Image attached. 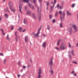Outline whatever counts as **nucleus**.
Wrapping results in <instances>:
<instances>
[{"instance_id":"37","label":"nucleus","mask_w":78,"mask_h":78,"mask_svg":"<svg viewBox=\"0 0 78 78\" xmlns=\"http://www.w3.org/2000/svg\"><path fill=\"white\" fill-rule=\"evenodd\" d=\"M60 42V41L58 40V43L57 44V45L58 46L59 45V43Z\"/></svg>"},{"instance_id":"52","label":"nucleus","mask_w":78,"mask_h":78,"mask_svg":"<svg viewBox=\"0 0 78 78\" xmlns=\"http://www.w3.org/2000/svg\"><path fill=\"white\" fill-rule=\"evenodd\" d=\"M23 71V69H22L20 70V72H22Z\"/></svg>"},{"instance_id":"41","label":"nucleus","mask_w":78,"mask_h":78,"mask_svg":"<svg viewBox=\"0 0 78 78\" xmlns=\"http://www.w3.org/2000/svg\"><path fill=\"white\" fill-rule=\"evenodd\" d=\"M69 48H70L71 47V45L70 44V43H69Z\"/></svg>"},{"instance_id":"23","label":"nucleus","mask_w":78,"mask_h":78,"mask_svg":"<svg viewBox=\"0 0 78 78\" xmlns=\"http://www.w3.org/2000/svg\"><path fill=\"white\" fill-rule=\"evenodd\" d=\"M25 11H27L28 9V7L27 6H26L25 7Z\"/></svg>"},{"instance_id":"51","label":"nucleus","mask_w":78,"mask_h":78,"mask_svg":"<svg viewBox=\"0 0 78 78\" xmlns=\"http://www.w3.org/2000/svg\"><path fill=\"white\" fill-rule=\"evenodd\" d=\"M17 33V31H16L15 33V35L16 36H17V34H16Z\"/></svg>"},{"instance_id":"42","label":"nucleus","mask_w":78,"mask_h":78,"mask_svg":"<svg viewBox=\"0 0 78 78\" xmlns=\"http://www.w3.org/2000/svg\"><path fill=\"white\" fill-rule=\"evenodd\" d=\"M6 59H4V64H5V62H6Z\"/></svg>"},{"instance_id":"39","label":"nucleus","mask_w":78,"mask_h":78,"mask_svg":"<svg viewBox=\"0 0 78 78\" xmlns=\"http://www.w3.org/2000/svg\"><path fill=\"white\" fill-rule=\"evenodd\" d=\"M55 49H56V50H59V48H58L57 47H55Z\"/></svg>"},{"instance_id":"1","label":"nucleus","mask_w":78,"mask_h":78,"mask_svg":"<svg viewBox=\"0 0 78 78\" xmlns=\"http://www.w3.org/2000/svg\"><path fill=\"white\" fill-rule=\"evenodd\" d=\"M36 0H33V3L34 5L37 8V10H38V19L39 21L41 20V4L40 7H39L37 6V3L36 2ZM39 2L40 3L42 2L41 0H39Z\"/></svg>"},{"instance_id":"27","label":"nucleus","mask_w":78,"mask_h":78,"mask_svg":"<svg viewBox=\"0 0 78 78\" xmlns=\"http://www.w3.org/2000/svg\"><path fill=\"white\" fill-rule=\"evenodd\" d=\"M22 27H20L18 29V30L19 31H20V32H21L22 31Z\"/></svg>"},{"instance_id":"12","label":"nucleus","mask_w":78,"mask_h":78,"mask_svg":"<svg viewBox=\"0 0 78 78\" xmlns=\"http://www.w3.org/2000/svg\"><path fill=\"white\" fill-rule=\"evenodd\" d=\"M22 5L20 4L19 5V8L20 9L19 11H20V12L22 13H23L21 11V9L22 8Z\"/></svg>"},{"instance_id":"10","label":"nucleus","mask_w":78,"mask_h":78,"mask_svg":"<svg viewBox=\"0 0 78 78\" xmlns=\"http://www.w3.org/2000/svg\"><path fill=\"white\" fill-rule=\"evenodd\" d=\"M68 31L70 34H71L73 33V30L72 28H69L68 30Z\"/></svg>"},{"instance_id":"7","label":"nucleus","mask_w":78,"mask_h":78,"mask_svg":"<svg viewBox=\"0 0 78 78\" xmlns=\"http://www.w3.org/2000/svg\"><path fill=\"white\" fill-rule=\"evenodd\" d=\"M54 0V2L53 6H51L50 7V9H51L50 12H51V11H52V9H53V8L54 7V6H55V3H56V0Z\"/></svg>"},{"instance_id":"9","label":"nucleus","mask_w":78,"mask_h":78,"mask_svg":"<svg viewBox=\"0 0 78 78\" xmlns=\"http://www.w3.org/2000/svg\"><path fill=\"white\" fill-rule=\"evenodd\" d=\"M9 5L10 8H12V7H13V6H12V3L11 1L9 2Z\"/></svg>"},{"instance_id":"5","label":"nucleus","mask_w":78,"mask_h":78,"mask_svg":"<svg viewBox=\"0 0 78 78\" xmlns=\"http://www.w3.org/2000/svg\"><path fill=\"white\" fill-rule=\"evenodd\" d=\"M60 48L61 50H66L67 49V46L66 44L62 43L60 45Z\"/></svg>"},{"instance_id":"20","label":"nucleus","mask_w":78,"mask_h":78,"mask_svg":"<svg viewBox=\"0 0 78 78\" xmlns=\"http://www.w3.org/2000/svg\"><path fill=\"white\" fill-rule=\"evenodd\" d=\"M42 72V69H39L38 72V74H41Z\"/></svg>"},{"instance_id":"34","label":"nucleus","mask_w":78,"mask_h":78,"mask_svg":"<svg viewBox=\"0 0 78 78\" xmlns=\"http://www.w3.org/2000/svg\"><path fill=\"white\" fill-rule=\"evenodd\" d=\"M58 16V12H56L55 14V17H57Z\"/></svg>"},{"instance_id":"57","label":"nucleus","mask_w":78,"mask_h":78,"mask_svg":"<svg viewBox=\"0 0 78 78\" xmlns=\"http://www.w3.org/2000/svg\"><path fill=\"white\" fill-rule=\"evenodd\" d=\"M5 0H3V2H5Z\"/></svg>"},{"instance_id":"6","label":"nucleus","mask_w":78,"mask_h":78,"mask_svg":"<svg viewBox=\"0 0 78 78\" xmlns=\"http://www.w3.org/2000/svg\"><path fill=\"white\" fill-rule=\"evenodd\" d=\"M33 34H34V37H38L39 36V34H40L39 32H37V33L35 34L34 33H33Z\"/></svg>"},{"instance_id":"26","label":"nucleus","mask_w":78,"mask_h":78,"mask_svg":"<svg viewBox=\"0 0 78 78\" xmlns=\"http://www.w3.org/2000/svg\"><path fill=\"white\" fill-rule=\"evenodd\" d=\"M59 26L60 27V28H62L63 27V26H62V23H60L59 24Z\"/></svg>"},{"instance_id":"30","label":"nucleus","mask_w":78,"mask_h":78,"mask_svg":"<svg viewBox=\"0 0 78 78\" xmlns=\"http://www.w3.org/2000/svg\"><path fill=\"white\" fill-rule=\"evenodd\" d=\"M49 17L50 19H52V18H53V17H52V16L51 15H49Z\"/></svg>"},{"instance_id":"15","label":"nucleus","mask_w":78,"mask_h":78,"mask_svg":"<svg viewBox=\"0 0 78 78\" xmlns=\"http://www.w3.org/2000/svg\"><path fill=\"white\" fill-rule=\"evenodd\" d=\"M23 22L25 25H27V19L25 18L23 19Z\"/></svg>"},{"instance_id":"28","label":"nucleus","mask_w":78,"mask_h":78,"mask_svg":"<svg viewBox=\"0 0 78 78\" xmlns=\"http://www.w3.org/2000/svg\"><path fill=\"white\" fill-rule=\"evenodd\" d=\"M0 30L2 31V34L3 35H5V33H4V32H3V29H0Z\"/></svg>"},{"instance_id":"64","label":"nucleus","mask_w":78,"mask_h":78,"mask_svg":"<svg viewBox=\"0 0 78 78\" xmlns=\"http://www.w3.org/2000/svg\"><path fill=\"white\" fill-rule=\"evenodd\" d=\"M6 78H8V77H6Z\"/></svg>"},{"instance_id":"13","label":"nucleus","mask_w":78,"mask_h":78,"mask_svg":"<svg viewBox=\"0 0 78 78\" xmlns=\"http://www.w3.org/2000/svg\"><path fill=\"white\" fill-rule=\"evenodd\" d=\"M10 9L11 10V12H15V11L16 10V9L14 8L13 7H10Z\"/></svg>"},{"instance_id":"48","label":"nucleus","mask_w":78,"mask_h":78,"mask_svg":"<svg viewBox=\"0 0 78 78\" xmlns=\"http://www.w3.org/2000/svg\"><path fill=\"white\" fill-rule=\"evenodd\" d=\"M26 31V30L24 29L23 30V32H25V31Z\"/></svg>"},{"instance_id":"36","label":"nucleus","mask_w":78,"mask_h":78,"mask_svg":"<svg viewBox=\"0 0 78 78\" xmlns=\"http://www.w3.org/2000/svg\"><path fill=\"white\" fill-rule=\"evenodd\" d=\"M38 78H40L41 77V74H38Z\"/></svg>"},{"instance_id":"47","label":"nucleus","mask_w":78,"mask_h":78,"mask_svg":"<svg viewBox=\"0 0 78 78\" xmlns=\"http://www.w3.org/2000/svg\"><path fill=\"white\" fill-rule=\"evenodd\" d=\"M0 56H3V54L2 53H0Z\"/></svg>"},{"instance_id":"18","label":"nucleus","mask_w":78,"mask_h":78,"mask_svg":"<svg viewBox=\"0 0 78 78\" xmlns=\"http://www.w3.org/2000/svg\"><path fill=\"white\" fill-rule=\"evenodd\" d=\"M32 16L33 17V18H34V19H37V17H36L35 13H32Z\"/></svg>"},{"instance_id":"38","label":"nucleus","mask_w":78,"mask_h":78,"mask_svg":"<svg viewBox=\"0 0 78 78\" xmlns=\"http://www.w3.org/2000/svg\"><path fill=\"white\" fill-rule=\"evenodd\" d=\"M72 62L73 63H74V64H77V62L72 61Z\"/></svg>"},{"instance_id":"60","label":"nucleus","mask_w":78,"mask_h":78,"mask_svg":"<svg viewBox=\"0 0 78 78\" xmlns=\"http://www.w3.org/2000/svg\"><path fill=\"white\" fill-rule=\"evenodd\" d=\"M43 36H44V37H45L46 36L44 35H43Z\"/></svg>"},{"instance_id":"22","label":"nucleus","mask_w":78,"mask_h":78,"mask_svg":"<svg viewBox=\"0 0 78 78\" xmlns=\"http://www.w3.org/2000/svg\"><path fill=\"white\" fill-rule=\"evenodd\" d=\"M75 32V33H78V28H77L76 29L74 30Z\"/></svg>"},{"instance_id":"40","label":"nucleus","mask_w":78,"mask_h":78,"mask_svg":"<svg viewBox=\"0 0 78 78\" xmlns=\"http://www.w3.org/2000/svg\"><path fill=\"white\" fill-rule=\"evenodd\" d=\"M75 73V72L73 71H72L71 72V74H73V73Z\"/></svg>"},{"instance_id":"54","label":"nucleus","mask_w":78,"mask_h":78,"mask_svg":"<svg viewBox=\"0 0 78 78\" xmlns=\"http://www.w3.org/2000/svg\"><path fill=\"white\" fill-rule=\"evenodd\" d=\"M25 66H23V69H25Z\"/></svg>"},{"instance_id":"58","label":"nucleus","mask_w":78,"mask_h":78,"mask_svg":"<svg viewBox=\"0 0 78 78\" xmlns=\"http://www.w3.org/2000/svg\"><path fill=\"white\" fill-rule=\"evenodd\" d=\"M30 61L31 62H32V60L30 59Z\"/></svg>"},{"instance_id":"29","label":"nucleus","mask_w":78,"mask_h":78,"mask_svg":"<svg viewBox=\"0 0 78 78\" xmlns=\"http://www.w3.org/2000/svg\"><path fill=\"white\" fill-rule=\"evenodd\" d=\"M75 4H73L71 5V7L72 8H74L75 7Z\"/></svg>"},{"instance_id":"44","label":"nucleus","mask_w":78,"mask_h":78,"mask_svg":"<svg viewBox=\"0 0 78 78\" xmlns=\"http://www.w3.org/2000/svg\"><path fill=\"white\" fill-rule=\"evenodd\" d=\"M52 22L53 23H55V20L54 19L53 20H52Z\"/></svg>"},{"instance_id":"43","label":"nucleus","mask_w":78,"mask_h":78,"mask_svg":"<svg viewBox=\"0 0 78 78\" xmlns=\"http://www.w3.org/2000/svg\"><path fill=\"white\" fill-rule=\"evenodd\" d=\"M49 5V3L48 2H47V6H48Z\"/></svg>"},{"instance_id":"14","label":"nucleus","mask_w":78,"mask_h":78,"mask_svg":"<svg viewBox=\"0 0 78 78\" xmlns=\"http://www.w3.org/2000/svg\"><path fill=\"white\" fill-rule=\"evenodd\" d=\"M72 27L74 30H75V29H76L78 28L77 26L75 24H73L72 25Z\"/></svg>"},{"instance_id":"25","label":"nucleus","mask_w":78,"mask_h":78,"mask_svg":"<svg viewBox=\"0 0 78 78\" xmlns=\"http://www.w3.org/2000/svg\"><path fill=\"white\" fill-rule=\"evenodd\" d=\"M66 13L68 16L69 15L70 16L71 15V13H69V11H67Z\"/></svg>"},{"instance_id":"31","label":"nucleus","mask_w":78,"mask_h":78,"mask_svg":"<svg viewBox=\"0 0 78 78\" xmlns=\"http://www.w3.org/2000/svg\"><path fill=\"white\" fill-rule=\"evenodd\" d=\"M6 38L7 39H8V40H9H9H10V39L9 38V36H8V35H7Z\"/></svg>"},{"instance_id":"21","label":"nucleus","mask_w":78,"mask_h":78,"mask_svg":"<svg viewBox=\"0 0 78 78\" xmlns=\"http://www.w3.org/2000/svg\"><path fill=\"white\" fill-rule=\"evenodd\" d=\"M4 16L6 19H8V15L7 14H4Z\"/></svg>"},{"instance_id":"55","label":"nucleus","mask_w":78,"mask_h":78,"mask_svg":"<svg viewBox=\"0 0 78 78\" xmlns=\"http://www.w3.org/2000/svg\"><path fill=\"white\" fill-rule=\"evenodd\" d=\"M59 8H60V9H62V7H61V6H60L59 7Z\"/></svg>"},{"instance_id":"17","label":"nucleus","mask_w":78,"mask_h":78,"mask_svg":"<svg viewBox=\"0 0 78 78\" xmlns=\"http://www.w3.org/2000/svg\"><path fill=\"white\" fill-rule=\"evenodd\" d=\"M28 37L27 36H25V40L26 42H28Z\"/></svg>"},{"instance_id":"8","label":"nucleus","mask_w":78,"mask_h":78,"mask_svg":"<svg viewBox=\"0 0 78 78\" xmlns=\"http://www.w3.org/2000/svg\"><path fill=\"white\" fill-rule=\"evenodd\" d=\"M49 73H51V75H53L54 73V71H53V70L51 69H51L49 71Z\"/></svg>"},{"instance_id":"53","label":"nucleus","mask_w":78,"mask_h":78,"mask_svg":"<svg viewBox=\"0 0 78 78\" xmlns=\"http://www.w3.org/2000/svg\"><path fill=\"white\" fill-rule=\"evenodd\" d=\"M57 7H58V8H59V4H58L57 5Z\"/></svg>"},{"instance_id":"24","label":"nucleus","mask_w":78,"mask_h":78,"mask_svg":"<svg viewBox=\"0 0 78 78\" xmlns=\"http://www.w3.org/2000/svg\"><path fill=\"white\" fill-rule=\"evenodd\" d=\"M27 15H30V14H31V12H30V11H28L27 13Z\"/></svg>"},{"instance_id":"2","label":"nucleus","mask_w":78,"mask_h":78,"mask_svg":"<svg viewBox=\"0 0 78 78\" xmlns=\"http://www.w3.org/2000/svg\"><path fill=\"white\" fill-rule=\"evenodd\" d=\"M20 3H22V2H25V3H27V5L28 6L31 8V9H33L34 11V6L32 5V4H30L29 2L28 1V0H20Z\"/></svg>"},{"instance_id":"49","label":"nucleus","mask_w":78,"mask_h":78,"mask_svg":"<svg viewBox=\"0 0 78 78\" xmlns=\"http://www.w3.org/2000/svg\"><path fill=\"white\" fill-rule=\"evenodd\" d=\"M74 76H76V73H75L74 74Z\"/></svg>"},{"instance_id":"32","label":"nucleus","mask_w":78,"mask_h":78,"mask_svg":"<svg viewBox=\"0 0 78 78\" xmlns=\"http://www.w3.org/2000/svg\"><path fill=\"white\" fill-rule=\"evenodd\" d=\"M47 28L48 30H49L50 29V26L49 25H48L47 27Z\"/></svg>"},{"instance_id":"59","label":"nucleus","mask_w":78,"mask_h":78,"mask_svg":"<svg viewBox=\"0 0 78 78\" xmlns=\"http://www.w3.org/2000/svg\"><path fill=\"white\" fill-rule=\"evenodd\" d=\"M46 9H47V10H48V7H47L46 8Z\"/></svg>"},{"instance_id":"16","label":"nucleus","mask_w":78,"mask_h":78,"mask_svg":"<svg viewBox=\"0 0 78 78\" xmlns=\"http://www.w3.org/2000/svg\"><path fill=\"white\" fill-rule=\"evenodd\" d=\"M46 42H44L42 44V46L43 47H44V48H45V47H46Z\"/></svg>"},{"instance_id":"19","label":"nucleus","mask_w":78,"mask_h":78,"mask_svg":"<svg viewBox=\"0 0 78 78\" xmlns=\"http://www.w3.org/2000/svg\"><path fill=\"white\" fill-rule=\"evenodd\" d=\"M8 8H7L6 9H4V11L5 12H7L8 13H10V11H9V10H8Z\"/></svg>"},{"instance_id":"11","label":"nucleus","mask_w":78,"mask_h":78,"mask_svg":"<svg viewBox=\"0 0 78 78\" xmlns=\"http://www.w3.org/2000/svg\"><path fill=\"white\" fill-rule=\"evenodd\" d=\"M52 59H53V58H51L49 63V66H51L53 65V62L52 61Z\"/></svg>"},{"instance_id":"4","label":"nucleus","mask_w":78,"mask_h":78,"mask_svg":"<svg viewBox=\"0 0 78 78\" xmlns=\"http://www.w3.org/2000/svg\"><path fill=\"white\" fill-rule=\"evenodd\" d=\"M68 53H69V54L68 55L69 58L70 60L72 59V56H71L70 53H71L73 56H75V54L73 53V49H72L70 51H69L68 52Z\"/></svg>"},{"instance_id":"35","label":"nucleus","mask_w":78,"mask_h":78,"mask_svg":"<svg viewBox=\"0 0 78 78\" xmlns=\"http://www.w3.org/2000/svg\"><path fill=\"white\" fill-rule=\"evenodd\" d=\"M41 27H40L39 29H38V30L37 31V32H39L40 33V30H41Z\"/></svg>"},{"instance_id":"61","label":"nucleus","mask_w":78,"mask_h":78,"mask_svg":"<svg viewBox=\"0 0 78 78\" xmlns=\"http://www.w3.org/2000/svg\"><path fill=\"white\" fill-rule=\"evenodd\" d=\"M51 3H52V4H53V3L52 2H51Z\"/></svg>"},{"instance_id":"33","label":"nucleus","mask_w":78,"mask_h":78,"mask_svg":"<svg viewBox=\"0 0 78 78\" xmlns=\"http://www.w3.org/2000/svg\"><path fill=\"white\" fill-rule=\"evenodd\" d=\"M28 2H30V3H33V2H32V0H28Z\"/></svg>"},{"instance_id":"45","label":"nucleus","mask_w":78,"mask_h":78,"mask_svg":"<svg viewBox=\"0 0 78 78\" xmlns=\"http://www.w3.org/2000/svg\"><path fill=\"white\" fill-rule=\"evenodd\" d=\"M13 29H14V27L12 26V27H11V30H12Z\"/></svg>"},{"instance_id":"56","label":"nucleus","mask_w":78,"mask_h":78,"mask_svg":"<svg viewBox=\"0 0 78 78\" xmlns=\"http://www.w3.org/2000/svg\"><path fill=\"white\" fill-rule=\"evenodd\" d=\"M2 20V17L1 16L0 17V21Z\"/></svg>"},{"instance_id":"3","label":"nucleus","mask_w":78,"mask_h":78,"mask_svg":"<svg viewBox=\"0 0 78 78\" xmlns=\"http://www.w3.org/2000/svg\"><path fill=\"white\" fill-rule=\"evenodd\" d=\"M59 13L60 15V20H61V22L62 21V20H64V16H65V13L64 12H62V11L61 10H60L59 12Z\"/></svg>"},{"instance_id":"63","label":"nucleus","mask_w":78,"mask_h":78,"mask_svg":"<svg viewBox=\"0 0 78 78\" xmlns=\"http://www.w3.org/2000/svg\"><path fill=\"white\" fill-rule=\"evenodd\" d=\"M56 8V7H55V8Z\"/></svg>"},{"instance_id":"62","label":"nucleus","mask_w":78,"mask_h":78,"mask_svg":"<svg viewBox=\"0 0 78 78\" xmlns=\"http://www.w3.org/2000/svg\"><path fill=\"white\" fill-rule=\"evenodd\" d=\"M18 16L19 18H20V17H19V15H18Z\"/></svg>"},{"instance_id":"50","label":"nucleus","mask_w":78,"mask_h":78,"mask_svg":"<svg viewBox=\"0 0 78 78\" xmlns=\"http://www.w3.org/2000/svg\"><path fill=\"white\" fill-rule=\"evenodd\" d=\"M20 75L19 74L18 75V78H19V77H20Z\"/></svg>"},{"instance_id":"46","label":"nucleus","mask_w":78,"mask_h":78,"mask_svg":"<svg viewBox=\"0 0 78 78\" xmlns=\"http://www.w3.org/2000/svg\"><path fill=\"white\" fill-rule=\"evenodd\" d=\"M20 63H21V62H18V65H20Z\"/></svg>"}]
</instances>
